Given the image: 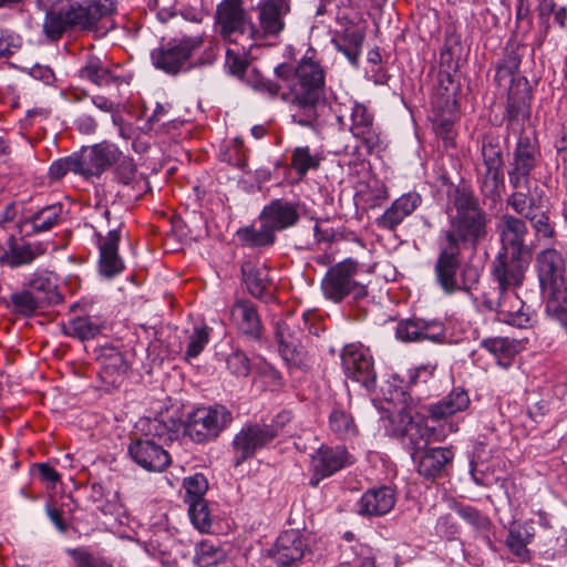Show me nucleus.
<instances>
[{
  "label": "nucleus",
  "instance_id": "69168bd1",
  "mask_svg": "<svg viewBox=\"0 0 567 567\" xmlns=\"http://www.w3.org/2000/svg\"><path fill=\"white\" fill-rule=\"evenodd\" d=\"M435 532L439 536L451 539L457 534L458 528L451 515H443L436 522Z\"/></svg>",
  "mask_w": 567,
  "mask_h": 567
},
{
  "label": "nucleus",
  "instance_id": "412c9836",
  "mask_svg": "<svg viewBox=\"0 0 567 567\" xmlns=\"http://www.w3.org/2000/svg\"><path fill=\"white\" fill-rule=\"evenodd\" d=\"M530 260L532 257L498 252L492 270L497 282L495 290L517 289L522 286Z\"/></svg>",
  "mask_w": 567,
  "mask_h": 567
},
{
  "label": "nucleus",
  "instance_id": "aec40b11",
  "mask_svg": "<svg viewBox=\"0 0 567 567\" xmlns=\"http://www.w3.org/2000/svg\"><path fill=\"white\" fill-rule=\"evenodd\" d=\"M501 239L499 252L532 257V248L526 243L528 227L524 219L511 214H503L497 223Z\"/></svg>",
  "mask_w": 567,
  "mask_h": 567
},
{
  "label": "nucleus",
  "instance_id": "0eeeda50",
  "mask_svg": "<svg viewBox=\"0 0 567 567\" xmlns=\"http://www.w3.org/2000/svg\"><path fill=\"white\" fill-rule=\"evenodd\" d=\"M439 256L434 266L435 280L442 290L452 295L460 290L468 291L478 281L477 269L465 266L461 270V249L440 240Z\"/></svg>",
  "mask_w": 567,
  "mask_h": 567
},
{
  "label": "nucleus",
  "instance_id": "f8f14e48",
  "mask_svg": "<svg viewBox=\"0 0 567 567\" xmlns=\"http://www.w3.org/2000/svg\"><path fill=\"white\" fill-rule=\"evenodd\" d=\"M524 124L513 132H519V137L513 152L511 169L508 171L509 184L514 189H528L530 176L534 169L542 164V152L535 138L523 133Z\"/></svg>",
  "mask_w": 567,
  "mask_h": 567
},
{
  "label": "nucleus",
  "instance_id": "bf43d9fd",
  "mask_svg": "<svg viewBox=\"0 0 567 567\" xmlns=\"http://www.w3.org/2000/svg\"><path fill=\"white\" fill-rule=\"evenodd\" d=\"M22 38L6 29H0V59H9L22 47Z\"/></svg>",
  "mask_w": 567,
  "mask_h": 567
},
{
  "label": "nucleus",
  "instance_id": "dca6fc26",
  "mask_svg": "<svg viewBox=\"0 0 567 567\" xmlns=\"http://www.w3.org/2000/svg\"><path fill=\"white\" fill-rule=\"evenodd\" d=\"M275 338L282 359L291 365L301 367L306 362L307 350L303 344V331L292 316L279 319L275 323Z\"/></svg>",
  "mask_w": 567,
  "mask_h": 567
},
{
  "label": "nucleus",
  "instance_id": "c85d7f7f",
  "mask_svg": "<svg viewBox=\"0 0 567 567\" xmlns=\"http://www.w3.org/2000/svg\"><path fill=\"white\" fill-rule=\"evenodd\" d=\"M63 215L64 209L61 203L43 206L19 223L20 234L32 236L49 231L61 224Z\"/></svg>",
  "mask_w": 567,
  "mask_h": 567
},
{
  "label": "nucleus",
  "instance_id": "c03bdc74",
  "mask_svg": "<svg viewBox=\"0 0 567 567\" xmlns=\"http://www.w3.org/2000/svg\"><path fill=\"white\" fill-rule=\"evenodd\" d=\"M364 34L359 30H346L344 33L333 40L337 50L342 52L348 60L355 65L361 54Z\"/></svg>",
  "mask_w": 567,
  "mask_h": 567
},
{
  "label": "nucleus",
  "instance_id": "de8ad7c7",
  "mask_svg": "<svg viewBox=\"0 0 567 567\" xmlns=\"http://www.w3.org/2000/svg\"><path fill=\"white\" fill-rule=\"evenodd\" d=\"M320 161L318 155L311 154L309 146H299L292 152L291 167L301 179L310 169H317L320 166Z\"/></svg>",
  "mask_w": 567,
  "mask_h": 567
},
{
  "label": "nucleus",
  "instance_id": "f257e3e1",
  "mask_svg": "<svg viewBox=\"0 0 567 567\" xmlns=\"http://www.w3.org/2000/svg\"><path fill=\"white\" fill-rule=\"evenodd\" d=\"M275 74L289 90L292 122L312 130L319 127L327 106L326 71L315 59V51L308 50L297 65L280 63Z\"/></svg>",
  "mask_w": 567,
  "mask_h": 567
},
{
  "label": "nucleus",
  "instance_id": "c756f323",
  "mask_svg": "<svg viewBox=\"0 0 567 567\" xmlns=\"http://www.w3.org/2000/svg\"><path fill=\"white\" fill-rule=\"evenodd\" d=\"M241 277L248 292L252 297L266 303L275 299L270 290L271 280L269 278V271L264 264L252 260L244 261L241 265Z\"/></svg>",
  "mask_w": 567,
  "mask_h": 567
},
{
  "label": "nucleus",
  "instance_id": "6ab92c4d",
  "mask_svg": "<svg viewBox=\"0 0 567 567\" xmlns=\"http://www.w3.org/2000/svg\"><path fill=\"white\" fill-rule=\"evenodd\" d=\"M354 458L343 445L327 446L322 445L312 455L311 468L312 476L310 485L317 487L319 483L346 466L353 464Z\"/></svg>",
  "mask_w": 567,
  "mask_h": 567
},
{
  "label": "nucleus",
  "instance_id": "423d86ee",
  "mask_svg": "<svg viewBox=\"0 0 567 567\" xmlns=\"http://www.w3.org/2000/svg\"><path fill=\"white\" fill-rule=\"evenodd\" d=\"M213 30L228 44H238L241 39L254 42L255 21L245 0H220L214 12Z\"/></svg>",
  "mask_w": 567,
  "mask_h": 567
},
{
  "label": "nucleus",
  "instance_id": "72a5a7b5",
  "mask_svg": "<svg viewBox=\"0 0 567 567\" xmlns=\"http://www.w3.org/2000/svg\"><path fill=\"white\" fill-rule=\"evenodd\" d=\"M539 286L566 281V261L555 248H546L536 255Z\"/></svg>",
  "mask_w": 567,
  "mask_h": 567
},
{
  "label": "nucleus",
  "instance_id": "f03ea898",
  "mask_svg": "<svg viewBox=\"0 0 567 567\" xmlns=\"http://www.w3.org/2000/svg\"><path fill=\"white\" fill-rule=\"evenodd\" d=\"M449 228L442 231L441 241L458 249L477 246L487 237V214L478 198L467 186H453L447 190Z\"/></svg>",
  "mask_w": 567,
  "mask_h": 567
},
{
  "label": "nucleus",
  "instance_id": "e2e57ef3",
  "mask_svg": "<svg viewBox=\"0 0 567 567\" xmlns=\"http://www.w3.org/2000/svg\"><path fill=\"white\" fill-rule=\"evenodd\" d=\"M526 220H529L536 235L544 238H551L555 234L554 228L549 224V216L546 213H532L526 215Z\"/></svg>",
  "mask_w": 567,
  "mask_h": 567
},
{
  "label": "nucleus",
  "instance_id": "a18cd8bd",
  "mask_svg": "<svg viewBox=\"0 0 567 567\" xmlns=\"http://www.w3.org/2000/svg\"><path fill=\"white\" fill-rule=\"evenodd\" d=\"M10 303L13 312L22 317H31L43 307L40 297L34 296L28 288L12 292Z\"/></svg>",
  "mask_w": 567,
  "mask_h": 567
},
{
  "label": "nucleus",
  "instance_id": "5fc2aeb1",
  "mask_svg": "<svg viewBox=\"0 0 567 567\" xmlns=\"http://www.w3.org/2000/svg\"><path fill=\"white\" fill-rule=\"evenodd\" d=\"M250 62L246 50L227 49L225 55V68L227 71L238 78H243Z\"/></svg>",
  "mask_w": 567,
  "mask_h": 567
},
{
  "label": "nucleus",
  "instance_id": "13d9d810",
  "mask_svg": "<svg viewBox=\"0 0 567 567\" xmlns=\"http://www.w3.org/2000/svg\"><path fill=\"white\" fill-rule=\"evenodd\" d=\"M100 360L106 373L122 374L127 369L123 354L113 347L104 348Z\"/></svg>",
  "mask_w": 567,
  "mask_h": 567
},
{
  "label": "nucleus",
  "instance_id": "7c9ffc66",
  "mask_svg": "<svg viewBox=\"0 0 567 567\" xmlns=\"http://www.w3.org/2000/svg\"><path fill=\"white\" fill-rule=\"evenodd\" d=\"M114 181L122 186L118 195L127 200L138 199L142 195L145 182L137 175V171L133 159L120 152L118 161L113 163Z\"/></svg>",
  "mask_w": 567,
  "mask_h": 567
},
{
  "label": "nucleus",
  "instance_id": "20e7f679",
  "mask_svg": "<svg viewBox=\"0 0 567 567\" xmlns=\"http://www.w3.org/2000/svg\"><path fill=\"white\" fill-rule=\"evenodd\" d=\"M520 62V55L509 51L496 68L495 81L508 92L504 114L507 130H516L530 118L532 87L528 80L518 74Z\"/></svg>",
  "mask_w": 567,
  "mask_h": 567
},
{
  "label": "nucleus",
  "instance_id": "4be33fe9",
  "mask_svg": "<svg viewBox=\"0 0 567 567\" xmlns=\"http://www.w3.org/2000/svg\"><path fill=\"white\" fill-rule=\"evenodd\" d=\"M395 337L402 342H420L429 340L442 343L445 340V328L441 321L421 318L404 319L398 322Z\"/></svg>",
  "mask_w": 567,
  "mask_h": 567
},
{
  "label": "nucleus",
  "instance_id": "680f3d73",
  "mask_svg": "<svg viewBox=\"0 0 567 567\" xmlns=\"http://www.w3.org/2000/svg\"><path fill=\"white\" fill-rule=\"evenodd\" d=\"M69 555L73 559V567H111L102 558L95 557L91 553L81 548L70 549Z\"/></svg>",
  "mask_w": 567,
  "mask_h": 567
},
{
  "label": "nucleus",
  "instance_id": "473e14b6",
  "mask_svg": "<svg viewBox=\"0 0 567 567\" xmlns=\"http://www.w3.org/2000/svg\"><path fill=\"white\" fill-rule=\"evenodd\" d=\"M545 313L567 332V284L566 281L540 286Z\"/></svg>",
  "mask_w": 567,
  "mask_h": 567
},
{
  "label": "nucleus",
  "instance_id": "37998d69",
  "mask_svg": "<svg viewBox=\"0 0 567 567\" xmlns=\"http://www.w3.org/2000/svg\"><path fill=\"white\" fill-rule=\"evenodd\" d=\"M260 228L245 227L237 231L238 238L249 247L271 246L276 240L275 230L266 223L260 221Z\"/></svg>",
  "mask_w": 567,
  "mask_h": 567
},
{
  "label": "nucleus",
  "instance_id": "49530a36",
  "mask_svg": "<svg viewBox=\"0 0 567 567\" xmlns=\"http://www.w3.org/2000/svg\"><path fill=\"white\" fill-rule=\"evenodd\" d=\"M45 247L41 243H22L13 245L10 249L9 261L12 266H21L32 262L37 257L43 255Z\"/></svg>",
  "mask_w": 567,
  "mask_h": 567
},
{
  "label": "nucleus",
  "instance_id": "a878e982",
  "mask_svg": "<svg viewBox=\"0 0 567 567\" xmlns=\"http://www.w3.org/2000/svg\"><path fill=\"white\" fill-rule=\"evenodd\" d=\"M307 548L308 539L305 535L298 529H290L278 536L269 553L278 565L286 567L301 560Z\"/></svg>",
  "mask_w": 567,
  "mask_h": 567
},
{
  "label": "nucleus",
  "instance_id": "79ce46f5",
  "mask_svg": "<svg viewBox=\"0 0 567 567\" xmlns=\"http://www.w3.org/2000/svg\"><path fill=\"white\" fill-rule=\"evenodd\" d=\"M102 329V321L90 316L71 319L64 326V332L68 336L79 338L81 340L93 339Z\"/></svg>",
  "mask_w": 567,
  "mask_h": 567
},
{
  "label": "nucleus",
  "instance_id": "a19ab883",
  "mask_svg": "<svg viewBox=\"0 0 567 567\" xmlns=\"http://www.w3.org/2000/svg\"><path fill=\"white\" fill-rule=\"evenodd\" d=\"M329 430L341 440L352 439L358 433L352 415L340 408H334L328 419Z\"/></svg>",
  "mask_w": 567,
  "mask_h": 567
},
{
  "label": "nucleus",
  "instance_id": "7ed1b4c3",
  "mask_svg": "<svg viewBox=\"0 0 567 567\" xmlns=\"http://www.w3.org/2000/svg\"><path fill=\"white\" fill-rule=\"evenodd\" d=\"M111 12L112 8L101 2L61 1L45 10L42 33L55 43L66 34L96 30L100 20Z\"/></svg>",
  "mask_w": 567,
  "mask_h": 567
},
{
  "label": "nucleus",
  "instance_id": "774afa93",
  "mask_svg": "<svg viewBox=\"0 0 567 567\" xmlns=\"http://www.w3.org/2000/svg\"><path fill=\"white\" fill-rule=\"evenodd\" d=\"M437 136H440L445 146L454 145L453 123L449 120L441 121L435 127Z\"/></svg>",
  "mask_w": 567,
  "mask_h": 567
},
{
  "label": "nucleus",
  "instance_id": "ea45409f",
  "mask_svg": "<svg viewBox=\"0 0 567 567\" xmlns=\"http://www.w3.org/2000/svg\"><path fill=\"white\" fill-rule=\"evenodd\" d=\"M79 75L96 86H109L117 80L101 59L94 55L86 59L85 64L79 71Z\"/></svg>",
  "mask_w": 567,
  "mask_h": 567
},
{
  "label": "nucleus",
  "instance_id": "f704fd0d",
  "mask_svg": "<svg viewBox=\"0 0 567 567\" xmlns=\"http://www.w3.org/2000/svg\"><path fill=\"white\" fill-rule=\"evenodd\" d=\"M422 203L421 196L415 193L403 194L377 218L379 228L394 230L408 216H410Z\"/></svg>",
  "mask_w": 567,
  "mask_h": 567
},
{
  "label": "nucleus",
  "instance_id": "1a4fd4ad",
  "mask_svg": "<svg viewBox=\"0 0 567 567\" xmlns=\"http://www.w3.org/2000/svg\"><path fill=\"white\" fill-rule=\"evenodd\" d=\"M158 440L171 439L167 426L158 420L150 421L148 433L144 437L133 440L128 445L132 460L148 472H162L171 463L169 454Z\"/></svg>",
  "mask_w": 567,
  "mask_h": 567
},
{
  "label": "nucleus",
  "instance_id": "3c124183",
  "mask_svg": "<svg viewBox=\"0 0 567 567\" xmlns=\"http://www.w3.org/2000/svg\"><path fill=\"white\" fill-rule=\"evenodd\" d=\"M210 328L206 324H197L188 336L187 349L185 352L186 360L197 358L205 349L209 341Z\"/></svg>",
  "mask_w": 567,
  "mask_h": 567
},
{
  "label": "nucleus",
  "instance_id": "2f4dec72",
  "mask_svg": "<svg viewBox=\"0 0 567 567\" xmlns=\"http://www.w3.org/2000/svg\"><path fill=\"white\" fill-rule=\"evenodd\" d=\"M230 319L243 334L254 340L261 338V319L256 305L250 300H237L230 309Z\"/></svg>",
  "mask_w": 567,
  "mask_h": 567
},
{
  "label": "nucleus",
  "instance_id": "5701e85b",
  "mask_svg": "<svg viewBox=\"0 0 567 567\" xmlns=\"http://www.w3.org/2000/svg\"><path fill=\"white\" fill-rule=\"evenodd\" d=\"M300 216L301 204L299 202L276 198L262 208L259 219L266 221L275 231H281L295 227Z\"/></svg>",
  "mask_w": 567,
  "mask_h": 567
},
{
  "label": "nucleus",
  "instance_id": "2eb2a0df",
  "mask_svg": "<svg viewBox=\"0 0 567 567\" xmlns=\"http://www.w3.org/2000/svg\"><path fill=\"white\" fill-rule=\"evenodd\" d=\"M341 365L346 377L368 391L377 385V372L370 350L362 344L350 343L341 351Z\"/></svg>",
  "mask_w": 567,
  "mask_h": 567
},
{
  "label": "nucleus",
  "instance_id": "0e129e2a",
  "mask_svg": "<svg viewBox=\"0 0 567 567\" xmlns=\"http://www.w3.org/2000/svg\"><path fill=\"white\" fill-rule=\"evenodd\" d=\"M527 199H528V189H525V188L515 189V192L513 194H511L508 196V198L506 199V204L517 215L526 218V215H529L533 213V212L527 210V208H528Z\"/></svg>",
  "mask_w": 567,
  "mask_h": 567
},
{
  "label": "nucleus",
  "instance_id": "cd10ccee",
  "mask_svg": "<svg viewBox=\"0 0 567 567\" xmlns=\"http://www.w3.org/2000/svg\"><path fill=\"white\" fill-rule=\"evenodd\" d=\"M413 460L421 476L435 480L447 475L454 460V451L451 447L426 449Z\"/></svg>",
  "mask_w": 567,
  "mask_h": 567
},
{
  "label": "nucleus",
  "instance_id": "b1692460",
  "mask_svg": "<svg viewBox=\"0 0 567 567\" xmlns=\"http://www.w3.org/2000/svg\"><path fill=\"white\" fill-rule=\"evenodd\" d=\"M120 150L114 144L106 142L95 144L91 147L84 148L79 153L82 176L100 177L114 162L120 158Z\"/></svg>",
  "mask_w": 567,
  "mask_h": 567
},
{
  "label": "nucleus",
  "instance_id": "603ef678",
  "mask_svg": "<svg viewBox=\"0 0 567 567\" xmlns=\"http://www.w3.org/2000/svg\"><path fill=\"white\" fill-rule=\"evenodd\" d=\"M189 517L193 525L202 533H209L213 519L206 501L188 503Z\"/></svg>",
  "mask_w": 567,
  "mask_h": 567
},
{
  "label": "nucleus",
  "instance_id": "09e8293b",
  "mask_svg": "<svg viewBox=\"0 0 567 567\" xmlns=\"http://www.w3.org/2000/svg\"><path fill=\"white\" fill-rule=\"evenodd\" d=\"M223 558L224 551L214 542L205 539L197 544L194 561L198 567L213 566Z\"/></svg>",
  "mask_w": 567,
  "mask_h": 567
},
{
  "label": "nucleus",
  "instance_id": "6e6552de",
  "mask_svg": "<svg viewBox=\"0 0 567 567\" xmlns=\"http://www.w3.org/2000/svg\"><path fill=\"white\" fill-rule=\"evenodd\" d=\"M481 155L482 164L476 167L477 183L482 195L496 202L505 189L503 148L498 135L483 136Z\"/></svg>",
  "mask_w": 567,
  "mask_h": 567
},
{
  "label": "nucleus",
  "instance_id": "c9c22d12",
  "mask_svg": "<svg viewBox=\"0 0 567 567\" xmlns=\"http://www.w3.org/2000/svg\"><path fill=\"white\" fill-rule=\"evenodd\" d=\"M395 502V492L392 487L371 488L358 502V513L362 516H382L394 507Z\"/></svg>",
  "mask_w": 567,
  "mask_h": 567
},
{
  "label": "nucleus",
  "instance_id": "6e6d98bb",
  "mask_svg": "<svg viewBox=\"0 0 567 567\" xmlns=\"http://www.w3.org/2000/svg\"><path fill=\"white\" fill-rule=\"evenodd\" d=\"M183 485L186 491L185 501L187 503L205 501L204 495L208 489V482L204 474L197 473L186 477Z\"/></svg>",
  "mask_w": 567,
  "mask_h": 567
},
{
  "label": "nucleus",
  "instance_id": "864d4df0",
  "mask_svg": "<svg viewBox=\"0 0 567 567\" xmlns=\"http://www.w3.org/2000/svg\"><path fill=\"white\" fill-rule=\"evenodd\" d=\"M69 172L82 175V166L79 153L54 161L49 168V175L53 179L64 177Z\"/></svg>",
  "mask_w": 567,
  "mask_h": 567
},
{
  "label": "nucleus",
  "instance_id": "ddd939ff",
  "mask_svg": "<svg viewBox=\"0 0 567 567\" xmlns=\"http://www.w3.org/2000/svg\"><path fill=\"white\" fill-rule=\"evenodd\" d=\"M278 434L279 426L277 423H250L243 426L233 440L234 465L239 466L254 457L258 450L271 443Z\"/></svg>",
  "mask_w": 567,
  "mask_h": 567
},
{
  "label": "nucleus",
  "instance_id": "9d476101",
  "mask_svg": "<svg viewBox=\"0 0 567 567\" xmlns=\"http://www.w3.org/2000/svg\"><path fill=\"white\" fill-rule=\"evenodd\" d=\"M233 422L231 412L221 404L202 406L188 414L185 433L197 444L216 440Z\"/></svg>",
  "mask_w": 567,
  "mask_h": 567
},
{
  "label": "nucleus",
  "instance_id": "8fccbe9b",
  "mask_svg": "<svg viewBox=\"0 0 567 567\" xmlns=\"http://www.w3.org/2000/svg\"><path fill=\"white\" fill-rule=\"evenodd\" d=\"M455 513L464 519L467 524L480 532L488 530L492 522L487 515L483 514L476 507L464 504H455L454 505Z\"/></svg>",
  "mask_w": 567,
  "mask_h": 567
},
{
  "label": "nucleus",
  "instance_id": "bb28decb",
  "mask_svg": "<svg viewBox=\"0 0 567 567\" xmlns=\"http://www.w3.org/2000/svg\"><path fill=\"white\" fill-rule=\"evenodd\" d=\"M351 125L349 131L352 136L361 141V144L370 154L381 147L382 141L379 128L373 124V115L363 104H354L351 111Z\"/></svg>",
  "mask_w": 567,
  "mask_h": 567
},
{
  "label": "nucleus",
  "instance_id": "58836bf2",
  "mask_svg": "<svg viewBox=\"0 0 567 567\" xmlns=\"http://www.w3.org/2000/svg\"><path fill=\"white\" fill-rule=\"evenodd\" d=\"M534 536L535 529L532 522L514 523L509 527L505 543L513 555L520 561H526L529 559L527 545L533 540Z\"/></svg>",
  "mask_w": 567,
  "mask_h": 567
},
{
  "label": "nucleus",
  "instance_id": "338daca9",
  "mask_svg": "<svg viewBox=\"0 0 567 567\" xmlns=\"http://www.w3.org/2000/svg\"><path fill=\"white\" fill-rule=\"evenodd\" d=\"M33 467L38 471L40 480L55 484L60 481V474L48 463H37Z\"/></svg>",
  "mask_w": 567,
  "mask_h": 567
},
{
  "label": "nucleus",
  "instance_id": "4468645a",
  "mask_svg": "<svg viewBox=\"0 0 567 567\" xmlns=\"http://www.w3.org/2000/svg\"><path fill=\"white\" fill-rule=\"evenodd\" d=\"M290 0H260L257 3L254 42L277 40L286 29V18L290 13Z\"/></svg>",
  "mask_w": 567,
  "mask_h": 567
},
{
  "label": "nucleus",
  "instance_id": "e433bc0d",
  "mask_svg": "<svg viewBox=\"0 0 567 567\" xmlns=\"http://www.w3.org/2000/svg\"><path fill=\"white\" fill-rule=\"evenodd\" d=\"M470 403L468 393L462 388H455L437 403L430 405L429 416L433 421L445 420L458 412L465 411Z\"/></svg>",
  "mask_w": 567,
  "mask_h": 567
},
{
  "label": "nucleus",
  "instance_id": "f3484780",
  "mask_svg": "<svg viewBox=\"0 0 567 567\" xmlns=\"http://www.w3.org/2000/svg\"><path fill=\"white\" fill-rule=\"evenodd\" d=\"M391 424L392 434L403 440L413 458L426 450L432 433L429 427L413 421L411 409L403 406L396 413H392Z\"/></svg>",
  "mask_w": 567,
  "mask_h": 567
},
{
  "label": "nucleus",
  "instance_id": "9b49d317",
  "mask_svg": "<svg viewBox=\"0 0 567 567\" xmlns=\"http://www.w3.org/2000/svg\"><path fill=\"white\" fill-rule=\"evenodd\" d=\"M358 270L359 264L352 258H347L330 267L321 282L324 297L334 302H340L349 296L353 300L365 298L367 287L354 280Z\"/></svg>",
  "mask_w": 567,
  "mask_h": 567
},
{
  "label": "nucleus",
  "instance_id": "39448f33",
  "mask_svg": "<svg viewBox=\"0 0 567 567\" xmlns=\"http://www.w3.org/2000/svg\"><path fill=\"white\" fill-rule=\"evenodd\" d=\"M204 43V33L173 38L152 50V64L155 69L169 75H177L197 66L213 64L216 59L214 47L205 49L196 62L192 61L194 54L203 48Z\"/></svg>",
  "mask_w": 567,
  "mask_h": 567
},
{
  "label": "nucleus",
  "instance_id": "a211bd4d",
  "mask_svg": "<svg viewBox=\"0 0 567 567\" xmlns=\"http://www.w3.org/2000/svg\"><path fill=\"white\" fill-rule=\"evenodd\" d=\"M497 300L486 302L491 310H495L499 320L520 329L529 328L533 317L529 307L518 297L516 289L496 290Z\"/></svg>",
  "mask_w": 567,
  "mask_h": 567
},
{
  "label": "nucleus",
  "instance_id": "4d7b16f0",
  "mask_svg": "<svg viewBox=\"0 0 567 567\" xmlns=\"http://www.w3.org/2000/svg\"><path fill=\"white\" fill-rule=\"evenodd\" d=\"M34 296L40 297L42 305H47L52 301L55 295L56 286L47 276L39 275L32 278L27 287Z\"/></svg>",
  "mask_w": 567,
  "mask_h": 567
},
{
  "label": "nucleus",
  "instance_id": "393cba45",
  "mask_svg": "<svg viewBox=\"0 0 567 567\" xmlns=\"http://www.w3.org/2000/svg\"><path fill=\"white\" fill-rule=\"evenodd\" d=\"M114 228H111L106 236H99L100 272L105 278H113L124 269V261L118 256V244L121 240L120 229L123 226L121 220H116Z\"/></svg>",
  "mask_w": 567,
  "mask_h": 567
},
{
  "label": "nucleus",
  "instance_id": "4c0bfd02",
  "mask_svg": "<svg viewBox=\"0 0 567 567\" xmlns=\"http://www.w3.org/2000/svg\"><path fill=\"white\" fill-rule=\"evenodd\" d=\"M481 347L495 357L498 364L506 368L524 349L522 340L508 337H493L481 341Z\"/></svg>",
  "mask_w": 567,
  "mask_h": 567
},
{
  "label": "nucleus",
  "instance_id": "052dcab7",
  "mask_svg": "<svg viewBox=\"0 0 567 567\" xmlns=\"http://www.w3.org/2000/svg\"><path fill=\"white\" fill-rule=\"evenodd\" d=\"M228 370L237 377L250 373V360L241 350L233 351L226 359Z\"/></svg>",
  "mask_w": 567,
  "mask_h": 567
}]
</instances>
